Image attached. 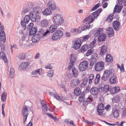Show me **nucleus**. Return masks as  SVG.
<instances>
[{
  "instance_id": "12",
  "label": "nucleus",
  "mask_w": 126,
  "mask_h": 126,
  "mask_svg": "<svg viewBox=\"0 0 126 126\" xmlns=\"http://www.w3.org/2000/svg\"><path fill=\"white\" fill-rule=\"evenodd\" d=\"M120 25V23L118 21H114L113 22V27L114 30L116 31H118L119 30Z\"/></svg>"
},
{
  "instance_id": "3",
  "label": "nucleus",
  "mask_w": 126,
  "mask_h": 126,
  "mask_svg": "<svg viewBox=\"0 0 126 126\" xmlns=\"http://www.w3.org/2000/svg\"><path fill=\"white\" fill-rule=\"evenodd\" d=\"M53 20L54 23L56 24L53 25H56L57 26V25H61L63 23V17L61 15L59 14H57L56 16H54L53 18Z\"/></svg>"
},
{
  "instance_id": "54",
  "label": "nucleus",
  "mask_w": 126,
  "mask_h": 126,
  "mask_svg": "<svg viewBox=\"0 0 126 126\" xmlns=\"http://www.w3.org/2000/svg\"><path fill=\"white\" fill-rule=\"evenodd\" d=\"M26 58V55L24 54H22L20 55L18 57V58L20 60H24Z\"/></svg>"
},
{
  "instance_id": "13",
  "label": "nucleus",
  "mask_w": 126,
  "mask_h": 126,
  "mask_svg": "<svg viewBox=\"0 0 126 126\" xmlns=\"http://www.w3.org/2000/svg\"><path fill=\"white\" fill-rule=\"evenodd\" d=\"M79 42H81L80 40L79 39L77 40L76 41H74L73 45L72 47L76 50L78 49L80 47L81 44Z\"/></svg>"
},
{
  "instance_id": "41",
  "label": "nucleus",
  "mask_w": 126,
  "mask_h": 126,
  "mask_svg": "<svg viewBox=\"0 0 126 126\" xmlns=\"http://www.w3.org/2000/svg\"><path fill=\"white\" fill-rule=\"evenodd\" d=\"M88 78L86 77H84L82 80V83L81 84L80 86L82 87H84L86 85L88 82Z\"/></svg>"
},
{
  "instance_id": "49",
  "label": "nucleus",
  "mask_w": 126,
  "mask_h": 126,
  "mask_svg": "<svg viewBox=\"0 0 126 126\" xmlns=\"http://www.w3.org/2000/svg\"><path fill=\"white\" fill-rule=\"evenodd\" d=\"M104 106L103 103H101L99 104L97 107V110H104Z\"/></svg>"
},
{
  "instance_id": "18",
  "label": "nucleus",
  "mask_w": 126,
  "mask_h": 126,
  "mask_svg": "<svg viewBox=\"0 0 126 126\" xmlns=\"http://www.w3.org/2000/svg\"><path fill=\"white\" fill-rule=\"evenodd\" d=\"M110 77L109 81L111 84H115L117 81V77L116 76L114 75V73Z\"/></svg>"
},
{
  "instance_id": "61",
  "label": "nucleus",
  "mask_w": 126,
  "mask_h": 126,
  "mask_svg": "<svg viewBox=\"0 0 126 126\" xmlns=\"http://www.w3.org/2000/svg\"><path fill=\"white\" fill-rule=\"evenodd\" d=\"M52 68V66L50 64H48L47 66L46 67V69H51Z\"/></svg>"
},
{
  "instance_id": "42",
  "label": "nucleus",
  "mask_w": 126,
  "mask_h": 126,
  "mask_svg": "<svg viewBox=\"0 0 126 126\" xmlns=\"http://www.w3.org/2000/svg\"><path fill=\"white\" fill-rule=\"evenodd\" d=\"M113 17V14H111L110 16H109L106 19V21L108 22H110L112 21V19Z\"/></svg>"
},
{
  "instance_id": "11",
  "label": "nucleus",
  "mask_w": 126,
  "mask_h": 126,
  "mask_svg": "<svg viewBox=\"0 0 126 126\" xmlns=\"http://www.w3.org/2000/svg\"><path fill=\"white\" fill-rule=\"evenodd\" d=\"M93 100V98L92 95L89 96L87 98L83 100V105L84 106H86L88 104L90 103Z\"/></svg>"
},
{
  "instance_id": "6",
  "label": "nucleus",
  "mask_w": 126,
  "mask_h": 126,
  "mask_svg": "<svg viewBox=\"0 0 126 126\" xmlns=\"http://www.w3.org/2000/svg\"><path fill=\"white\" fill-rule=\"evenodd\" d=\"M88 62L86 61H84L80 63L79 67V69L81 71L85 70L87 68Z\"/></svg>"
},
{
  "instance_id": "1",
  "label": "nucleus",
  "mask_w": 126,
  "mask_h": 126,
  "mask_svg": "<svg viewBox=\"0 0 126 126\" xmlns=\"http://www.w3.org/2000/svg\"><path fill=\"white\" fill-rule=\"evenodd\" d=\"M30 16L27 15L25 16L24 19V21H21L20 24L23 26L24 29L25 30L26 29V24L28 23L30 20V18L32 21L33 22H38L40 21L41 17L40 16L35 12H31L30 13Z\"/></svg>"
},
{
  "instance_id": "48",
  "label": "nucleus",
  "mask_w": 126,
  "mask_h": 126,
  "mask_svg": "<svg viewBox=\"0 0 126 126\" xmlns=\"http://www.w3.org/2000/svg\"><path fill=\"white\" fill-rule=\"evenodd\" d=\"M100 75L97 74L96 75V78L94 80V82L95 84H97L98 82L100 79Z\"/></svg>"
},
{
  "instance_id": "23",
  "label": "nucleus",
  "mask_w": 126,
  "mask_h": 126,
  "mask_svg": "<svg viewBox=\"0 0 126 126\" xmlns=\"http://www.w3.org/2000/svg\"><path fill=\"white\" fill-rule=\"evenodd\" d=\"M90 21L89 22L86 23L83 25V30H85L91 28L92 27L93 25L90 24L92 23L90 22V21Z\"/></svg>"
},
{
  "instance_id": "33",
  "label": "nucleus",
  "mask_w": 126,
  "mask_h": 126,
  "mask_svg": "<svg viewBox=\"0 0 126 126\" xmlns=\"http://www.w3.org/2000/svg\"><path fill=\"white\" fill-rule=\"evenodd\" d=\"M51 10L48 7L42 12L43 15L46 16L50 15L51 13Z\"/></svg>"
},
{
  "instance_id": "47",
  "label": "nucleus",
  "mask_w": 126,
  "mask_h": 126,
  "mask_svg": "<svg viewBox=\"0 0 126 126\" xmlns=\"http://www.w3.org/2000/svg\"><path fill=\"white\" fill-rule=\"evenodd\" d=\"M56 34L58 35V36H59L60 38L62 37L63 36V32L60 30H58L56 31L55 32Z\"/></svg>"
},
{
  "instance_id": "29",
  "label": "nucleus",
  "mask_w": 126,
  "mask_h": 126,
  "mask_svg": "<svg viewBox=\"0 0 126 126\" xmlns=\"http://www.w3.org/2000/svg\"><path fill=\"white\" fill-rule=\"evenodd\" d=\"M28 65L29 64L27 62H23L20 64V66L19 67V68H20L21 67L22 69L25 70L28 67Z\"/></svg>"
},
{
  "instance_id": "7",
  "label": "nucleus",
  "mask_w": 126,
  "mask_h": 126,
  "mask_svg": "<svg viewBox=\"0 0 126 126\" xmlns=\"http://www.w3.org/2000/svg\"><path fill=\"white\" fill-rule=\"evenodd\" d=\"M73 54H72L70 57V62L69 63V66L68 67V69H71L72 67H73V65L74 63L76 61L75 57L74 55Z\"/></svg>"
},
{
  "instance_id": "31",
  "label": "nucleus",
  "mask_w": 126,
  "mask_h": 126,
  "mask_svg": "<svg viewBox=\"0 0 126 126\" xmlns=\"http://www.w3.org/2000/svg\"><path fill=\"white\" fill-rule=\"evenodd\" d=\"M49 22L46 19H44L41 21V24L42 26L43 27H46L48 25Z\"/></svg>"
},
{
  "instance_id": "44",
  "label": "nucleus",
  "mask_w": 126,
  "mask_h": 126,
  "mask_svg": "<svg viewBox=\"0 0 126 126\" xmlns=\"http://www.w3.org/2000/svg\"><path fill=\"white\" fill-rule=\"evenodd\" d=\"M85 93L84 92H82L80 96L79 97V101L81 102L82 101H83V100H85Z\"/></svg>"
},
{
  "instance_id": "38",
  "label": "nucleus",
  "mask_w": 126,
  "mask_h": 126,
  "mask_svg": "<svg viewBox=\"0 0 126 126\" xmlns=\"http://www.w3.org/2000/svg\"><path fill=\"white\" fill-rule=\"evenodd\" d=\"M56 34V32H55L53 33L51 37L53 41L58 40L60 39V37Z\"/></svg>"
},
{
  "instance_id": "5",
  "label": "nucleus",
  "mask_w": 126,
  "mask_h": 126,
  "mask_svg": "<svg viewBox=\"0 0 126 126\" xmlns=\"http://www.w3.org/2000/svg\"><path fill=\"white\" fill-rule=\"evenodd\" d=\"M98 55L96 53H93L91 56V58L89 59V65L90 66H93L95 63L97 59Z\"/></svg>"
},
{
  "instance_id": "46",
  "label": "nucleus",
  "mask_w": 126,
  "mask_h": 126,
  "mask_svg": "<svg viewBox=\"0 0 126 126\" xmlns=\"http://www.w3.org/2000/svg\"><path fill=\"white\" fill-rule=\"evenodd\" d=\"M15 71L13 68H11L10 70V77L11 78L13 77L14 75Z\"/></svg>"
},
{
  "instance_id": "57",
  "label": "nucleus",
  "mask_w": 126,
  "mask_h": 126,
  "mask_svg": "<svg viewBox=\"0 0 126 126\" xmlns=\"http://www.w3.org/2000/svg\"><path fill=\"white\" fill-rule=\"evenodd\" d=\"M90 37V36L89 35H87L84 37L82 38V41L84 42L87 41Z\"/></svg>"
},
{
  "instance_id": "39",
  "label": "nucleus",
  "mask_w": 126,
  "mask_h": 126,
  "mask_svg": "<svg viewBox=\"0 0 126 126\" xmlns=\"http://www.w3.org/2000/svg\"><path fill=\"white\" fill-rule=\"evenodd\" d=\"M49 93L50 95L53 96V97L55 98L57 100H60L61 99L60 96L56 94L55 93H53L51 92H50Z\"/></svg>"
},
{
  "instance_id": "15",
  "label": "nucleus",
  "mask_w": 126,
  "mask_h": 126,
  "mask_svg": "<svg viewBox=\"0 0 126 126\" xmlns=\"http://www.w3.org/2000/svg\"><path fill=\"white\" fill-rule=\"evenodd\" d=\"M30 110L31 109L29 106H24L22 110V115H28Z\"/></svg>"
},
{
  "instance_id": "58",
  "label": "nucleus",
  "mask_w": 126,
  "mask_h": 126,
  "mask_svg": "<svg viewBox=\"0 0 126 126\" xmlns=\"http://www.w3.org/2000/svg\"><path fill=\"white\" fill-rule=\"evenodd\" d=\"M100 6V4L98 3L95 5L94 7L91 10L93 11L98 8Z\"/></svg>"
},
{
  "instance_id": "20",
  "label": "nucleus",
  "mask_w": 126,
  "mask_h": 126,
  "mask_svg": "<svg viewBox=\"0 0 126 126\" xmlns=\"http://www.w3.org/2000/svg\"><path fill=\"white\" fill-rule=\"evenodd\" d=\"M107 47L105 45H103L101 47V50L100 54L103 55L107 51Z\"/></svg>"
},
{
  "instance_id": "27",
  "label": "nucleus",
  "mask_w": 126,
  "mask_h": 126,
  "mask_svg": "<svg viewBox=\"0 0 126 126\" xmlns=\"http://www.w3.org/2000/svg\"><path fill=\"white\" fill-rule=\"evenodd\" d=\"M29 35H30L32 36L35 34L37 32V30L35 27H32V28L29 30Z\"/></svg>"
},
{
  "instance_id": "16",
  "label": "nucleus",
  "mask_w": 126,
  "mask_h": 126,
  "mask_svg": "<svg viewBox=\"0 0 126 126\" xmlns=\"http://www.w3.org/2000/svg\"><path fill=\"white\" fill-rule=\"evenodd\" d=\"M117 106H115L112 110L113 115L114 118H117L119 116L118 109Z\"/></svg>"
},
{
  "instance_id": "4",
  "label": "nucleus",
  "mask_w": 126,
  "mask_h": 126,
  "mask_svg": "<svg viewBox=\"0 0 126 126\" xmlns=\"http://www.w3.org/2000/svg\"><path fill=\"white\" fill-rule=\"evenodd\" d=\"M114 73L113 69H110L104 71V74L102 77L103 80L106 81L109 78L110 76H111Z\"/></svg>"
},
{
  "instance_id": "43",
  "label": "nucleus",
  "mask_w": 126,
  "mask_h": 126,
  "mask_svg": "<svg viewBox=\"0 0 126 126\" xmlns=\"http://www.w3.org/2000/svg\"><path fill=\"white\" fill-rule=\"evenodd\" d=\"M88 47L87 45H84L81 47L80 51L82 52H84L88 49Z\"/></svg>"
},
{
  "instance_id": "59",
  "label": "nucleus",
  "mask_w": 126,
  "mask_h": 126,
  "mask_svg": "<svg viewBox=\"0 0 126 126\" xmlns=\"http://www.w3.org/2000/svg\"><path fill=\"white\" fill-rule=\"evenodd\" d=\"M23 116V123L24 124L26 120L28 115H22Z\"/></svg>"
},
{
  "instance_id": "32",
  "label": "nucleus",
  "mask_w": 126,
  "mask_h": 126,
  "mask_svg": "<svg viewBox=\"0 0 126 126\" xmlns=\"http://www.w3.org/2000/svg\"><path fill=\"white\" fill-rule=\"evenodd\" d=\"M0 58L3 60L6 63L7 62V58L4 53L3 52H0Z\"/></svg>"
},
{
  "instance_id": "19",
  "label": "nucleus",
  "mask_w": 126,
  "mask_h": 126,
  "mask_svg": "<svg viewBox=\"0 0 126 126\" xmlns=\"http://www.w3.org/2000/svg\"><path fill=\"white\" fill-rule=\"evenodd\" d=\"M120 90V88L118 87H115L111 88L110 89V92L112 94H115L118 92Z\"/></svg>"
},
{
  "instance_id": "40",
  "label": "nucleus",
  "mask_w": 126,
  "mask_h": 126,
  "mask_svg": "<svg viewBox=\"0 0 126 126\" xmlns=\"http://www.w3.org/2000/svg\"><path fill=\"white\" fill-rule=\"evenodd\" d=\"M75 94L77 96L79 95L81 93V91L79 88H76L74 90Z\"/></svg>"
},
{
  "instance_id": "9",
  "label": "nucleus",
  "mask_w": 126,
  "mask_h": 126,
  "mask_svg": "<svg viewBox=\"0 0 126 126\" xmlns=\"http://www.w3.org/2000/svg\"><path fill=\"white\" fill-rule=\"evenodd\" d=\"M57 28V26L56 25H51L49 28V31L47 30L43 34V35L46 36L47 34H48L50 33H51L54 32L55 30Z\"/></svg>"
},
{
  "instance_id": "25",
  "label": "nucleus",
  "mask_w": 126,
  "mask_h": 126,
  "mask_svg": "<svg viewBox=\"0 0 126 126\" xmlns=\"http://www.w3.org/2000/svg\"><path fill=\"white\" fill-rule=\"evenodd\" d=\"M30 9V8L28 5H24L22 10V13L25 14L29 12Z\"/></svg>"
},
{
  "instance_id": "53",
  "label": "nucleus",
  "mask_w": 126,
  "mask_h": 126,
  "mask_svg": "<svg viewBox=\"0 0 126 126\" xmlns=\"http://www.w3.org/2000/svg\"><path fill=\"white\" fill-rule=\"evenodd\" d=\"M40 69L37 70H34L32 71V75H34L38 74L39 75H40Z\"/></svg>"
},
{
  "instance_id": "45",
  "label": "nucleus",
  "mask_w": 126,
  "mask_h": 126,
  "mask_svg": "<svg viewBox=\"0 0 126 126\" xmlns=\"http://www.w3.org/2000/svg\"><path fill=\"white\" fill-rule=\"evenodd\" d=\"M46 114L49 117H50L52 119L55 121L58 122L59 121L58 119L57 118L56 116H53L51 114H49L48 113H47Z\"/></svg>"
},
{
  "instance_id": "50",
  "label": "nucleus",
  "mask_w": 126,
  "mask_h": 126,
  "mask_svg": "<svg viewBox=\"0 0 126 126\" xmlns=\"http://www.w3.org/2000/svg\"><path fill=\"white\" fill-rule=\"evenodd\" d=\"M53 75V70H50L48 72L47 75L49 77H52Z\"/></svg>"
},
{
  "instance_id": "26",
  "label": "nucleus",
  "mask_w": 126,
  "mask_h": 126,
  "mask_svg": "<svg viewBox=\"0 0 126 126\" xmlns=\"http://www.w3.org/2000/svg\"><path fill=\"white\" fill-rule=\"evenodd\" d=\"M90 92L93 95H97L98 93V88L96 87H93L90 89Z\"/></svg>"
},
{
  "instance_id": "8",
  "label": "nucleus",
  "mask_w": 126,
  "mask_h": 126,
  "mask_svg": "<svg viewBox=\"0 0 126 126\" xmlns=\"http://www.w3.org/2000/svg\"><path fill=\"white\" fill-rule=\"evenodd\" d=\"M104 63L103 62H98L95 66V69L96 71H99L103 69L104 67Z\"/></svg>"
},
{
  "instance_id": "56",
  "label": "nucleus",
  "mask_w": 126,
  "mask_h": 126,
  "mask_svg": "<svg viewBox=\"0 0 126 126\" xmlns=\"http://www.w3.org/2000/svg\"><path fill=\"white\" fill-rule=\"evenodd\" d=\"M104 110H97V112H98V114L100 115L101 116L103 115V112H104Z\"/></svg>"
},
{
  "instance_id": "60",
  "label": "nucleus",
  "mask_w": 126,
  "mask_h": 126,
  "mask_svg": "<svg viewBox=\"0 0 126 126\" xmlns=\"http://www.w3.org/2000/svg\"><path fill=\"white\" fill-rule=\"evenodd\" d=\"M44 32V30L42 28L40 29L38 31V33L40 34L39 35H42V33Z\"/></svg>"
},
{
  "instance_id": "55",
  "label": "nucleus",
  "mask_w": 126,
  "mask_h": 126,
  "mask_svg": "<svg viewBox=\"0 0 126 126\" xmlns=\"http://www.w3.org/2000/svg\"><path fill=\"white\" fill-rule=\"evenodd\" d=\"M33 23H30L27 26V29L28 30H29L31 29L32 28V27H34L33 26Z\"/></svg>"
},
{
  "instance_id": "30",
  "label": "nucleus",
  "mask_w": 126,
  "mask_h": 126,
  "mask_svg": "<svg viewBox=\"0 0 126 126\" xmlns=\"http://www.w3.org/2000/svg\"><path fill=\"white\" fill-rule=\"evenodd\" d=\"M106 62L111 63L113 62V57L110 54H107L105 58Z\"/></svg>"
},
{
  "instance_id": "10",
  "label": "nucleus",
  "mask_w": 126,
  "mask_h": 126,
  "mask_svg": "<svg viewBox=\"0 0 126 126\" xmlns=\"http://www.w3.org/2000/svg\"><path fill=\"white\" fill-rule=\"evenodd\" d=\"M47 7L51 10H56L57 9V7L56 4L52 0H50L47 4Z\"/></svg>"
},
{
  "instance_id": "28",
  "label": "nucleus",
  "mask_w": 126,
  "mask_h": 126,
  "mask_svg": "<svg viewBox=\"0 0 126 126\" xmlns=\"http://www.w3.org/2000/svg\"><path fill=\"white\" fill-rule=\"evenodd\" d=\"M0 37L1 40L5 43L6 40V36L5 33L3 31H1L0 33Z\"/></svg>"
},
{
  "instance_id": "34",
  "label": "nucleus",
  "mask_w": 126,
  "mask_h": 126,
  "mask_svg": "<svg viewBox=\"0 0 126 126\" xmlns=\"http://www.w3.org/2000/svg\"><path fill=\"white\" fill-rule=\"evenodd\" d=\"M103 29L102 28H99L96 31L94 35V37L97 36L102 33V32H103Z\"/></svg>"
},
{
  "instance_id": "36",
  "label": "nucleus",
  "mask_w": 126,
  "mask_h": 126,
  "mask_svg": "<svg viewBox=\"0 0 126 126\" xmlns=\"http://www.w3.org/2000/svg\"><path fill=\"white\" fill-rule=\"evenodd\" d=\"M41 10V8L39 6L37 7L33 8V11H32L31 12H35V14H38Z\"/></svg>"
},
{
  "instance_id": "24",
  "label": "nucleus",
  "mask_w": 126,
  "mask_h": 126,
  "mask_svg": "<svg viewBox=\"0 0 126 126\" xmlns=\"http://www.w3.org/2000/svg\"><path fill=\"white\" fill-rule=\"evenodd\" d=\"M101 88H103L102 91L104 93H106L110 92L111 87L109 85H105L103 88L102 87H101Z\"/></svg>"
},
{
  "instance_id": "22",
  "label": "nucleus",
  "mask_w": 126,
  "mask_h": 126,
  "mask_svg": "<svg viewBox=\"0 0 126 126\" xmlns=\"http://www.w3.org/2000/svg\"><path fill=\"white\" fill-rule=\"evenodd\" d=\"M106 39V35L105 34H103L100 35L98 37V41L100 43L105 41Z\"/></svg>"
},
{
  "instance_id": "14",
  "label": "nucleus",
  "mask_w": 126,
  "mask_h": 126,
  "mask_svg": "<svg viewBox=\"0 0 126 126\" xmlns=\"http://www.w3.org/2000/svg\"><path fill=\"white\" fill-rule=\"evenodd\" d=\"M70 82V86L72 87L78 86L79 83V81L77 79L72 80Z\"/></svg>"
},
{
  "instance_id": "17",
  "label": "nucleus",
  "mask_w": 126,
  "mask_h": 126,
  "mask_svg": "<svg viewBox=\"0 0 126 126\" xmlns=\"http://www.w3.org/2000/svg\"><path fill=\"white\" fill-rule=\"evenodd\" d=\"M107 34L109 37H111L113 36L114 32L112 28L109 27L107 29Z\"/></svg>"
},
{
  "instance_id": "64",
  "label": "nucleus",
  "mask_w": 126,
  "mask_h": 126,
  "mask_svg": "<svg viewBox=\"0 0 126 126\" xmlns=\"http://www.w3.org/2000/svg\"><path fill=\"white\" fill-rule=\"evenodd\" d=\"M115 101L116 102H118L120 101V99L119 98V96H117L115 98Z\"/></svg>"
},
{
  "instance_id": "51",
  "label": "nucleus",
  "mask_w": 126,
  "mask_h": 126,
  "mask_svg": "<svg viewBox=\"0 0 126 126\" xmlns=\"http://www.w3.org/2000/svg\"><path fill=\"white\" fill-rule=\"evenodd\" d=\"M64 122L68 124L71 125L72 123L73 122L71 119H66L64 120Z\"/></svg>"
},
{
  "instance_id": "2",
  "label": "nucleus",
  "mask_w": 126,
  "mask_h": 126,
  "mask_svg": "<svg viewBox=\"0 0 126 126\" xmlns=\"http://www.w3.org/2000/svg\"><path fill=\"white\" fill-rule=\"evenodd\" d=\"M102 9L100 8L93 13L92 14H90L86 18L83 20L84 22H85L88 21H90V22H93L95 18H97L99 16V14L102 11Z\"/></svg>"
},
{
  "instance_id": "63",
  "label": "nucleus",
  "mask_w": 126,
  "mask_h": 126,
  "mask_svg": "<svg viewBox=\"0 0 126 126\" xmlns=\"http://www.w3.org/2000/svg\"><path fill=\"white\" fill-rule=\"evenodd\" d=\"M78 33H80L83 30V28L81 27H79L78 29H77Z\"/></svg>"
},
{
  "instance_id": "37",
  "label": "nucleus",
  "mask_w": 126,
  "mask_h": 126,
  "mask_svg": "<svg viewBox=\"0 0 126 126\" xmlns=\"http://www.w3.org/2000/svg\"><path fill=\"white\" fill-rule=\"evenodd\" d=\"M7 94L5 92H3L1 96V100L2 102H4L6 101Z\"/></svg>"
},
{
  "instance_id": "35",
  "label": "nucleus",
  "mask_w": 126,
  "mask_h": 126,
  "mask_svg": "<svg viewBox=\"0 0 126 126\" xmlns=\"http://www.w3.org/2000/svg\"><path fill=\"white\" fill-rule=\"evenodd\" d=\"M72 72L73 75L75 78H76L77 77L78 75V72L76 68L74 67H72Z\"/></svg>"
},
{
  "instance_id": "62",
  "label": "nucleus",
  "mask_w": 126,
  "mask_h": 126,
  "mask_svg": "<svg viewBox=\"0 0 126 126\" xmlns=\"http://www.w3.org/2000/svg\"><path fill=\"white\" fill-rule=\"evenodd\" d=\"M111 106L110 105L108 104L105 107V109L107 111H108L109 110V108H110Z\"/></svg>"
},
{
  "instance_id": "21",
  "label": "nucleus",
  "mask_w": 126,
  "mask_h": 126,
  "mask_svg": "<svg viewBox=\"0 0 126 126\" xmlns=\"http://www.w3.org/2000/svg\"><path fill=\"white\" fill-rule=\"evenodd\" d=\"M40 35H39L38 34L35 35L33 36L32 39V41L33 43H36L38 41L40 37Z\"/></svg>"
},
{
  "instance_id": "52",
  "label": "nucleus",
  "mask_w": 126,
  "mask_h": 126,
  "mask_svg": "<svg viewBox=\"0 0 126 126\" xmlns=\"http://www.w3.org/2000/svg\"><path fill=\"white\" fill-rule=\"evenodd\" d=\"M93 50V49L92 48L88 50L86 53V56H87L90 55L92 53Z\"/></svg>"
}]
</instances>
